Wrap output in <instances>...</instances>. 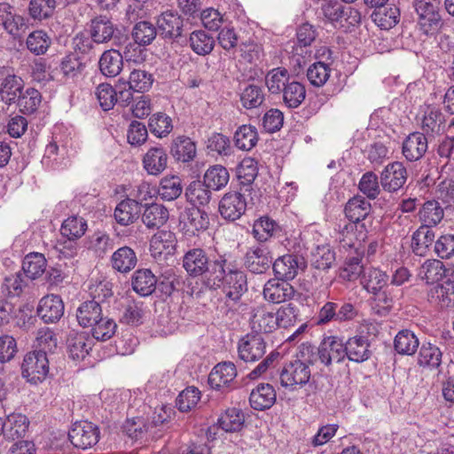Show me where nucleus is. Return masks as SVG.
<instances>
[{"mask_svg":"<svg viewBox=\"0 0 454 454\" xmlns=\"http://www.w3.org/2000/svg\"><path fill=\"white\" fill-rule=\"evenodd\" d=\"M211 190L204 182L193 181L185 190L186 200L194 207L204 206L211 200Z\"/></svg>","mask_w":454,"mask_h":454,"instance_id":"obj_43","label":"nucleus"},{"mask_svg":"<svg viewBox=\"0 0 454 454\" xmlns=\"http://www.w3.org/2000/svg\"><path fill=\"white\" fill-rule=\"evenodd\" d=\"M428 142L426 135L420 132L410 134L403 143V154L409 161H416L427 151Z\"/></svg>","mask_w":454,"mask_h":454,"instance_id":"obj_22","label":"nucleus"},{"mask_svg":"<svg viewBox=\"0 0 454 454\" xmlns=\"http://www.w3.org/2000/svg\"><path fill=\"white\" fill-rule=\"evenodd\" d=\"M181 223L186 232L195 234L197 231H206L209 226V216L198 207L187 208L181 215Z\"/></svg>","mask_w":454,"mask_h":454,"instance_id":"obj_23","label":"nucleus"},{"mask_svg":"<svg viewBox=\"0 0 454 454\" xmlns=\"http://www.w3.org/2000/svg\"><path fill=\"white\" fill-rule=\"evenodd\" d=\"M183 192V184L177 176H165L161 179L159 195L164 200L172 201Z\"/></svg>","mask_w":454,"mask_h":454,"instance_id":"obj_55","label":"nucleus"},{"mask_svg":"<svg viewBox=\"0 0 454 454\" xmlns=\"http://www.w3.org/2000/svg\"><path fill=\"white\" fill-rule=\"evenodd\" d=\"M168 211L161 204L152 203L145 207L142 221L148 228H159L168 219Z\"/></svg>","mask_w":454,"mask_h":454,"instance_id":"obj_41","label":"nucleus"},{"mask_svg":"<svg viewBox=\"0 0 454 454\" xmlns=\"http://www.w3.org/2000/svg\"><path fill=\"white\" fill-rule=\"evenodd\" d=\"M237 376L236 366L232 362L217 364L208 375V384L212 388H227Z\"/></svg>","mask_w":454,"mask_h":454,"instance_id":"obj_20","label":"nucleus"},{"mask_svg":"<svg viewBox=\"0 0 454 454\" xmlns=\"http://www.w3.org/2000/svg\"><path fill=\"white\" fill-rule=\"evenodd\" d=\"M110 262L114 270L125 274L135 269L137 257L131 247L124 246L113 253Z\"/></svg>","mask_w":454,"mask_h":454,"instance_id":"obj_30","label":"nucleus"},{"mask_svg":"<svg viewBox=\"0 0 454 454\" xmlns=\"http://www.w3.org/2000/svg\"><path fill=\"white\" fill-rule=\"evenodd\" d=\"M67 345L69 356L74 360L84 358L90 349L83 333L70 332L67 339Z\"/></svg>","mask_w":454,"mask_h":454,"instance_id":"obj_45","label":"nucleus"},{"mask_svg":"<svg viewBox=\"0 0 454 454\" xmlns=\"http://www.w3.org/2000/svg\"><path fill=\"white\" fill-rule=\"evenodd\" d=\"M371 211V203L362 196L353 197L345 207V215L352 223H364L363 221L370 215Z\"/></svg>","mask_w":454,"mask_h":454,"instance_id":"obj_33","label":"nucleus"},{"mask_svg":"<svg viewBox=\"0 0 454 454\" xmlns=\"http://www.w3.org/2000/svg\"><path fill=\"white\" fill-rule=\"evenodd\" d=\"M258 141L257 130L251 125H242L234 134V142L239 149L250 151Z\"/></svg>","mask_w":454,"mask_h":454,"instance_id":"obj_54","label":"nucleus"},{"mask_svg":"<svg viewBox=\"0 0 454 454\" xmlns=\"http://www.w3.org/2000/svg\"><path fill=\"white\" fill-rule=\"evenodd\" d=\"M223 266H226L224 255L210 259L201 248L187 251L183 258V267L192 277H204L209 286H219L223 277Z\"/></svg>","mask_w":454,"mask_h":454,"instance_id":"obj_2","label":"nucleus"},{"mask_svg":"<svg viewBox=\"0 0 454 454\" xmlns=\"http://www.w3.org/2000/svg\"><path fill=\"white\" fill-rule=\"evenodd\" d=\"M229 178V172L224 167L215 165L206 171L203 176V182L210 189L218 191L228 184Z\"/></svg>","mask_w":454,"mask_h":454,"instance_id":"obj_50","label":"nucleus"},{"mask_svg":"<svg viewBox=\"0 0 454 454\" xmlns=\"http://www.w3.org/2000/svg\"><path fill=\"white\" fill-rule=\"evenodd\" d=\"M141 213V203L136 200L126 199L121 200L114 209V219L122 226L134 223Z\"/></svg>","mask_w":454,"mask_h":454,"instance_id":"obj_26","label":"nucleus"},{"mask_svg":"<svg viewBox=\"0 0 454 454\" xmlns=\"http://www.w3.org/2000/svg\"><path fill=\"white\" fill-rule=\"evenodd\" d=\"M143 302L129 300L122 307L121 322L138 325L143 323L145 309Z\"/></svg>","mask_w":454,"mask_h":454,"instance_id":"obj_56","label":"nucleus"},{"mask_svg":"<svg viewBox=\"0 0 454 454\" xmlns=\"http://www.w3.org/2000/svg\"><path fill=\"white\" fill-rule=\"evenodd\" d=\"M408 178L407 169L400 161L387 164L380 174V185L387 192L399 191Z\"/></svg>","mask_w":454,"mask_h":454,"instance_id":"obj_11","label":"nucleus"},{"mask_svg":"<svg viewBox=\"0 0 454 454\" xmlns=\"http://www.w3.org/2000/svg\"><path fill=\"white\" fill-rule=\"evenodd\" d=\"M176 239L174 232L161 230L157 231L151 239L150 250L152 254L156 257L162 254H172L175 250Z\"/></svg>","mask_w":454,"mask_h":454,"instance_id":"obj_32","label":"nucleus"},{"mask_svg":"<svg viewBox=\"0 0 454 454\" xmlns=\"http://www.w3.org/2000/svg\"><path fill=\"white\" fill-rule=\"evenodd\" d=\"M148 127L152 134L160 138L167 137L173 129L171 118L160 112L149 118Z\"/></svg>","mask_w":454,"mask_h":454,"instance_id":"obj_58","label":"nucleus"},{"mask_svg":"<svg viewBox=\"0 0 454 454\" xmlns=\"http://www.w3.org/2000/svg\"><path fill=\"white\" fill-rule=\"evenodd\" d=\"M414 7L419 16V31L426 35H434L442 24L435 0H415Z\"/></svg>","mask_w":454,"mask_h":454,"instance_id":"obj_5","label":"nucleus"},{"mask_svg":"<svg viewBox=\"0 0 454 454\" xmlns=\"http://www.w3.org/2000/svg\"><path fill=\"white\" fill-rule=\"evenodd\" d=\"M51 44V39L43 30L31 32L26 40L27 50L36 56L45 54Z\"/></svg>","mask_w":454,"mask_h":454,"instance_id":"obj_52","label":"nucleus"},{"mask_svg":"<svg viewBox=\"0 0 454 454\" xmlns=\"http://www.w3.org/2000/svg\"><path fill=\"white\" fill-rule=\"evenodd\" d=\"M98 67L106 77H116L123 68V57L116 49L106 50L99 58Z\"/></svg>","mask_w":454,"mask_h":454,"instance_id":"obj_24","label":"nucleus"},{"mask_svg":"<svg viewBox=\"0 0 454 454\" xmlns=\"http://www.w3.org/2000/svg\"><path fill=\"white\" fill-rule=\"evenodd\" d=\"M87 223L82 217L76 215L66 219L60 228L61 234L70 240H75L84 235Z\"/></svg>","mask_w":454,"mask_h":454,"instance_id":"obj_59","label":"nucleus"},{"mask_svg":"<svg viewBox=\"0 0 454 454\" xmlns=\"http://www.w3.org/2000/svg\"><path fill=\"white\" fill-rule=\"evenodd\" d=\"M223 275V278L220 279V283H223V291L225 297L229 301L237 302L247 291L246 274L226 262Z\"/></svg>","mask_w":454,"mask_h":454,"instance_id":"obj_7","label":"nucleus"},{"mask_svg":"<svg viewBox=\"0 0 454 454\" xmlns=\"http://www.w3.org/2000/svg\"><path fill=\"white\" fill-rule=\"evenodd\" d=\"M290 81L288 71L283 67L273 68L265 76V84L271 94H281Z\"/></svg>","mask_w":454,"mask_h":454,"instance_id":"obj_47","label":"nucleus"},{"mask_svg":"<svg viewBox=\"0 0 454 454\" xmlns=\"http://www.w3.org/2000/svg\"><path fill=\"white\" fill-rule=\"evenodd\" d=\"M344 343L336 336L324 338L317 348V356L325 366L333 363H340L346 357Z\"/></svg>","mask_w":454,"mask_h":454,"instance_id":"obj_13","label":"nucleus"},{"mask_svg":"<svg viewBox=\"0 0 454 454\" xmlns=\"http://www.w3.org/2000/svg\"><path fill=\"white\" fill-rule=\"evenodd\" d=\"M63 314L64 303L59 295L49 294L40 300L37 315L44 323H56L63 317Z\"/></svg>","mask_w":454,"mask_h":454,"instance_id":"obj_18","label":"nucleus"},{"mask_svg":"<svg viewBox=\"0 0 454 454\" xmlns=\"http://www.w3.org/2000/svg\"><path fill=\"white\" fill-rule=\"evenodd\" d=\"M319 14L331 23L341 27L356 26L361 22V13L349 5H343L336 0L325 1L321 4Z\"/></svg>","mask_w":454,"mask_h":454,"instance_id":"obj_4","label":"nucleus"},{"mask_svg":"<svg viewBox=\"0 0 454 454\" xmlns=\"http://www.w3.org/2000/svg\"><path fill=\"white\" fill-rule=\"evenodd\" d=\"M373 22L381 29L388 30L400 20V10L395 5H384L375 9L371 15Z\"/></svg>","mask_w":454,"mask_h":454,"instance_id":"obj_34","label":"nucleus"},{"mask_svg":"<svg viewBox=\"0 0 454 454\" xmlns=\"http://www.w3.org/2000/svg\"><path fill=\"white\" fill-rule=\"evenodd\" d=\"M160 36L166 40L175 41L182 36L184 19L176 12H162L156 21Z\"/></svg>","mask_w":454,"mask_h":454,"instance_id":"obj_14","label":"nucleus"},{"mask_svg":"<svg viewBox=\"0 0 454 454\" xmlns=\"http://www.w3.org/2000/svg\"><path fill=\"white\" fill-rule=\"evenodd\" d=\"M244 414L239 409H228L218 419L220 427L226 432H237L244 424Z\"/></svg>","mask_w":454,"mask_h":454,"instance_id":"obj_62","label":"nucleus"},{"mask_svg":"<svg viewBox=\"0 0 454 454\" xmlns=\"http://www.w3.org/2000/svg\"><path fill=\"white\" fill-rule=\"evenodd\" d=\"M24 90L23 80L16 75L6 76L0 86V97L6 105L16 103Z\"/></svg>","mask_w":454,"mask_h":454,"instance_id":"obj_35","label":"nucleus"},{"mask_svg":"<svg viewBox=\"0 0 454 454\" xmlns=\"http://www.w3.org/2000/svg\"><path fill=\"white\" fill-rule=\"evenodd\" d=\"M316 361L315 348L309 344H301L299 358L286 364L279 373L280 385L289 390H294L297 386L302 387L310 379L309 364Z\"/></svg>","mask_w":454,"mask_h":454,"instance_id":"obj_3","label":"nucleus"},{"mask_svg":"<svg viewBox=\"0 0 454 454\" xmlns=\"http://www.w3.org/2000/svg\"><path fill=\"white\" fill-rule=\"evenodd\" d=\"M271 262L272 258L268 248L262 245L250 247L245 255V266L252 273H264Z\"/></svg>","mask_w":454,"mask_h":454,"instance_id":"obj_19","label":"nucleus"},{"mask_svg":"<svg viewBox=\"0 0 454 454\" xmlns=\"http://www.w3.org/2000/svg\"><path fill=\"white\" fill-rule=\"evenodd\" d=\"M446 273L442 262L436 259L426 260L419 267L418 276L427 284H434L440 281Z\"/></svg>","mask_w":454,"mask_h":454,"instance_id":"obj_42","label":"nucleus"},{"mask_svg":"<svg viewBox=\"0 0 454 454\" xmlns=\"http://www.w3.org/2000/svg\"><path fill=\"white\" fill-rule=\"evenodd\" d=\"M247 209V201L239 192H227L219 202L221 215L229 221H235L243 215Z\"/></svg>","mask_w":454,"mask_h":454,"instance_id":"obj_16","label":"nucleus"},{"mask_svg":"<svg viewBox=\"0 0 454 454\" xmlns=\"http://www.w3.org/2000/svg\"><path fill=\"white\" fill-rule=\"evenodd\" d=\"M41 101V93L34 88H27L22 91L16 104L20 112L25 114H30L37 110Z\"/></svg>","mask_w":454,"mask_h":454,"instance_id":"obj_53","label":"nucleus"},{"mask_svg":"<svg viewBox=\"0 0 454 454\" xmlns=\"http://www.w3.org/2000/svg\"><path fill=\"white\" fill-rule=\"evenodd\" d=\"M4 424V437L7 440L13 441L22 437L26 434L29 421L25 415L13 413L6 418Z\"/></svg>","mask_w":454,"mask_h":454,"instance_id":"obj_37","label":"nucleus"},{"mask_svg":"<svg viewBox=\"0 0 454 454\" xmlns=\"http://www.w3.org/2000/svg\"><path fill=\"white\" fill-rule=\"evenodd\" d=\"M0 25L13 36L18 35L26 27L24 18L17 14L13 7L6 3L0 4Z\"/></svg>","mask_w":454,"mask_h":454,"instance_id":"obj_27","label":"nucleus"},{"mask_svg":"<svg viewBox=\"0 0 454 454\" xmlns=\"http://www.w3.org/2000/svg\"><path fill=\"white\" fill-rule=\"evenodd\" d=\"M99 434V428L97 425L83 420L73 424L68 433V438L75 448L87 450L98 442Z\"/></svg>","mask_w":454,"mask_h":454,"instance_id":"obj_9","label":"nucleus"},{"mask_svg":"<svg viewBox=\"0 0 454 454\" xmlns=\"http://www.w3.org/2000/svg\"><path fill=\"white\" fill-rule=\"evenodd\" d=\"M306 267L307 262L303 256L291 254L278 257L272 264L273 271L278 278L286 281L294 279L299 270H304Z\"/></svg>","mask_w":454,"mask_h":454,"instance_id":"obj_10","label":"nucleus"},{"mask_svg":"<svg viewBox=\"0 0 454 454\" xmlns=\"http://www.w3.org/2000/svg\"><path fill=\"white\" fill-rule=\"evenodd\" d=\"M388 279L386 272L376 268L366 269L361 278L363 287L372 294V309L380 317L387 316L403 295V288L388 285Z\"/></svg>","mask_w":454,"mask_h":454,"instance_id":"obj_1","label":"nucleus"},{"mask_svg":"<svg viewBox=\"0 0 454 454\" xmlns=\"http://www.w3.org/2000/svg\"><path fill=\"white\" fill-rule=\"evenodd\" d=\"M157 33V27L149 21H139L132 29V36L135 42L143 46L151 44Z\"/></svg>","mask_w":454,"mask_h":454,"instance_id":"obj_61","label":"nucleus"},{"mask_svg":"<svg viewBox=\"0 0 454 454\" xmlns=\"http://www.w3.org/2000/svg\"><path fill=\"white\" fill-rule=\"evenodd\" d=\"M156 278L148 269L137 270L132 277V288L141 296H148L153 293L156 287Z\"/></svg>","mask_w":454,"mask_h":454,"instance_id":"obj_36","label":"nucleus"},{"mask_svg":"<svg viewBox=\"0 0 454 454\" xmlns=\"http://www.w3.org/2000/svg\"><path fill=\"white\" fill-rule=\"evenodd\" d=\"M443 215V208L436 200L425 202L419 212V218L422 226L428 228L436 226L442 220Z\"/></svg>","mask_w":454,"mask_h":454,"instance_id":"obj_40","label":"nucleus"},{"mask_svg":"<svg viewBox=\"0 0 454 454\" xmlns=\"http://www.w3.org/2000/svg\"><path fill=\"white\" fill-rule=\"evenodd\" d=\"M251 328L257 333H272L278 328L276 315L265 306H258L253 309Z\"/></svg>","mask_w":454,"mask_h":454,"instance_id":"obj_21","label":"nucleus"},{"mask_svg":"<svg viewBox=\"0 0 454 454\" xmlns=\"http://www.w3.org/2000/svg\"><path fill=\"white\" fill-rule=\"evenodd\" d=\"M419 346L418 337L410 330L400 331L395 338L394 347L398 354L411 356L415 354Z\"/></svg>","mask_w":454,"mask_h":454,"instance_id":"obj_46","label":"nucleus"},{"mask_svg":"<svg viewBox=\"0 0 454 454\" xmlns=\"http://www.w3.org/2000/svg\"><path fill=\"white\" fill-rule=\"evenodd\" d=\"M189 43L192 50L200 56L209 54L215 46L214 38L203 30L191 33Z\"/></svg>","mask_w":454,"mask_h":454,"instance_id":"obj_51","label":"nucleus"},{"mask_svg":"<svg viewBox=\"0 0 454 454\" xmlns=\"http://www.w3.org/2000/svg\"><path fill=\"white\" fill-rule=\"evenodd\" d=\"M367 238L364 223L345 222L339 225V242L344 249H360L361 243Z\"/></svg>","mask_w":454,"mask_h":454,"instance_id":"obj_12","label":"nucleus"},{"mask_svg":"<svg viewBox=\"0 0 454 454\" xmlns=\"http://www.w3.org/2000/svg\"><path fill=\"white\" fill-rule=\"evenodd\" d=\"M421 128L427 134H440L444 130V117L436 108H428L422 120Z\"/></svg>","mask_w":454,"mask_h":454,"instance_id":"obj_57","label":"nucleus"},{"mask_svg":"<svg viewBox=\"0 0 454 454\" xmlns=\"http://www.w3.org/2000/svg\"><path fill=\"white\" fill-rule=\"evenodd\" d=\"M277 395L274 387L270 384H259L252 390L249 402L254 410L270 409L276 402Z\"/></svg>","mask_w":454,"mask_h":454,"instance_id":"obj_29","label":"nucleus"},{"mask_svg":"<svg viewBox=\"0 0 454 454\" xmlns=\"http://www.w3.org/2000/svg\"><path fill=\"white\" fill-rule=\"evenodd\" d=\"M168 164V155L160 146L150 148L143 158V166L147 174L152 176L160 175Z\"/></svg>","mask_w":454,"mask_h":454,"instance_id":"obj_28","label":"nucleus"},{"mask_svg":"<svg viewBox=\"0 0 454 454\" xmlns=\"http://www.w3.org/2000/svg\"><path fill=\"white\" fill-rule=\"evenodd\" d=\"M49 372V361L45 352L34 351L27 353L21 364V373L27 381L37 383L43 381Z\"/></svg>","mask_w":454,"mask_h":454,"instance_id":"obj_8","label":"nucleus"},{"mask_svg":"<svg viewBox=\"0 0 454 454\" xmlns=\"http://www.w3.org/2000/svg\"><path fill=\"white\" fill-rule=\"evenodd\" d=\"M427 299L441 309L449 308L454 305V292L443 285H436L428 291Z\"/></svg>","mask_w":454,"mask_h":454,"instance_id":"obj_60","label":"nucleus"},{"mask_svg":"<svg viewBox=\"0 0 454 454\" xmlns=\"http://www.w3.org/2000/svg\"><path fill=\"white\" fill-rule=\"evenodd\" d=\"M171 155L178 161H192L197 154L196 144L186 136H178L170 145Z\"/></svg>","mask_w":454,"mask_h":454,"instance_id":"obj_31","label":"nucleus"},{"mask_svg":"<svg viewBox=\"0 0 454 454\" xmlns=\"http://www.w3.org/2000/svg\"><path fill=\"white\" fill-rule=\"evenodd\" d=\"M113 248L114 239L104 231H96L89 238V249L98 256H104Z\"/></svg>","mask_w":454,"mask_h":454,"instance_id":"obj_64","label":"nucleus"},{"mask_svg":"<svg viewBox=\"0 0 454 454\" xmlns=\"http://www.w3.org/2000/svg\"><path fill=\"white\" fill-rule=\"evenodd\" d=\"M281 93L284 104L289 108H297L306 98L304 85L294 80H291Z\"/></svg>","mask_w":454,"mask_h":454,"instance_id":"obj_48","label":"nucleus"},{"mask_svg":"<svg viewBox=\"0 0 454 454\" xmlns=\"http://www.w3.org/2000/svg\"><path fill=\"white\" fill-rule=\"evenodd\" d=\"M275 315L278 327L287 328L301 321L299 309L292 302L281 306Z\"/></svg>","mask_w":454,"mask_h":454,"instance_id":"obj_63","label":"nucleus"},{"mask_svg":"<svg viewBox=\"0 0 454 454\" xmlns=\"http://www.w3.org/2000/svg\"><path fill=\"white\" fill-rule=\"evenodd\" d=\"M296 294L294 286L286 280L270 279L263 288L264 299L272 303H281L292 300Z\"/></svg>","mask_w":454,"mask_h":454,"instance_id":"obj_17","label":"nucleus"},{"mask_svg":"<svg viewBox=\"0 0 454 454\" xmlns=\"http://www.w3.org/2000/svg\"><path fill=\"white\" fill-rule=\"evenodd\" d=\"M434 232L427 226H420L411 237L412 252L419 256H423L427 252L429 247L434 239Z\"/></svg>","mask_w":454,"mask_h":454,"instance_id":"obj_44","label":"nucleus"},{"mask_svg":"<svg viewBox=\"0 0 454 454\" xmlns=\"http://www.w3.org/2000/svg\"><path fill=\"white\" fill-rule=\"evenodd\" d=\"M442 352L434 344L423 343L418 355V364L421 367L435 370L441 366Z\"/></svg>","mask_w":454,"mask_h":454,"instance_id":"obj_38","label":"nucleus"},{"mask_svg":"<svg viewBox=\"0 0 454 454\" xmlns=\"http://www.w3.org/2000/svg\"><path fill=\"white\" fill-rule=\"evenodd\" d=\"M239 357L245 362H254L266 352V343L260 334H247L238 345Z\"/></svg>","mask_w":454,"mask_h":454,"instance_id":"obj_15","label":"nucleus"},{"mask_svg":"<svg viewBox=\"0 0 454 454\" xmlns=\"http://www.w3.org/2000/svg\"><path fill=\"white\" fill-rule=\"evenodd\" d=\"M46 259L39 253H32L24 258L22 270L30 279H36L45 271Z\"/></svg>","mask_w":454,"mask_h":454,"instance_id":"obj_49","label":"nucleus"},{"mask_svg":"<svg viewBox=\"0 0 454 454\" xmlns=\"http://www.w3.org/2000/svg\"><path fill=\"white\" fill-rule=\"evenodd\" d=\"M102 316V308L96 300L84 301L78 308L76 317L82 327H91Z\"/></svg>","mask_w":454,"mask_h":454,"instance_id":"obj_39","label":"nucleus"},{"mask_svg":"<svg viewBox=\"0 0 454 454\" xmlns=\"http://www.w3.org/2000/svg\"><path fill=\"white\" fill-rule=\"evenodd\" d=\"M369 348L368 339L360 335L351 337L344 343L346 357L356 363H362L370 358L372 352Z\"/></svg>","mask_w":454,"mask_h":454,"instance_id":"obj_25","label":"nucleus"},{"mask_svg":"<svg viewBox=\"0 0 454 454\" xmlns=\"http://www.w3.org/2000/svg\"><path fill=\"white\" fill-rule=\"evenodd\" d=\"M89 35L97 44H104L113 41V45L119 46L122 39L126 37L120 35V31L116 25L106 16L99 15L90 20L89 26Z\"/></svg>","mask_w":454,"mask_h":454,"instance_id":"obj_6","label":"nucleus"}]
</instances>
